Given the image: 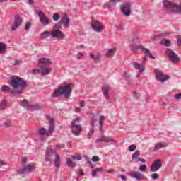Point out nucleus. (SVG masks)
I'll return each mask as SVG.
<instances>
[{"label": "nucleus", "instance_id": "1", "mask_svg": "<svg viewBox=\"0 0 181 181\" xmlns=\"http://www.w3.org/2000/svg\"><path fill=\"white\" fill-rule=\"evenodd\" d=\"M52 61L50 59L42 57L39 59L38 62V69H33V74H41L42 76H47V74H50L52 71V67H50V64H52Z\"/></svg>", "mask_w": 181, "mask_h": 181}, {"label": "nucleus", "instance_id": "2", "mask_svg": "<svg viewBox=\"0 0 181 181\" xmlns=\"http://www.w3.org/2000/svg\"><path fill=\"white\" fill-rule=\"evenodd\" d=\"M47 119L49 121V127L48 130L46 129V128L42 127L39 129L38 130V134L40 136H46L47 138H49L50 135H52L54 132V128H55V124H54V118L52 117L49 115H45Z\"/></svg>", "mask_w": 181, "mask_h": 181}, {"label": "nucleus", "instance_id": "3", "mask_svg": "<svg viewBox=\"0 0 181 181\" xmlns=\"http://www.w3.org/2000/svg\"><path fill=\"white\" fill-rule=\"evenodd\" d=\"M63 95L65 98H70V96L71 95V86H70V84L59 86L54 91L52 97L57 98L61 97V95Z\"/></svg>", "mask_w": 181, "mask_h": 181}, {"label": "nucleus", "instance_id": "4", "mask_svg": "<svg viewBox=\"0 0 181 181\" xmlns=\"http://www.w3.org/2000/svg\"><path fill=\"white\" fill-rule=\"evenodd\" d=\"M10 86L13 87V88H18V87H20V88H26V87H28V83H26V81L23 80V78L16 76L11 78Z\"/></svg>", "mask_w": 181, "mask_h": 181}, {"label": "nucleus", "instance_id": "5", "mask_svg": "<svg viewBox=\"0 0 181 181\" xmlns=\"http://www.w3.org/2000/svg\"><path fill=\"white\" fill-rule=\"evenodd\" d=\"M77 121H80V117H76L71 123L72 134L73 135H75V136H78L80 133L83 131V127H81V125L76 124Z\"/></svg>", "mask_w": 181, "mask_h": 181}, {"label": "nucleus", "instance_id": "6", "mask_svg": "<svg viewBox=\"0 0 181 181\" xmlns=\"http://www.w3.org/2000/svg\"><path fill=\"white\" fill-rule=\"evenodd\" d=\"M165 54L171 59L172 63H179L180 62L179 56L177 55L176 52L172 51L170 48L166 49Z\"/></svg>", "mask_w": 181, "mask_h": 181}, {"label": "nucleus", "instance_id": "7", "mask_svg": "<svg viewBox=\"0 0 181 181\" xmlns=\"http://www.w3.org/2000/svg\"><path fill=\"white\" fill-rule=\"evenodd\" d=\"M91 28L93 30H94L95 32H98V33H100V32H103L104 29L101 21H98L97 20L92 21Z\"/></svg>", "mask_w": 181, "mask_h": 181}, {"label": "nucleus", "instance_id": "8", "mask_svg": "<svg viewBox=\"0 0 181 181\" xmlns=\"http://www.w3.org/2000/svg\"><path fill=\"white\" fill-rule=\"evenodd\" d=\"M1 91H2V93H4V94H8V93H11V94H13V95H16V97H19V95L22 94V92H21L20 90H11V88L6 85H4L3 86H1Z\"/></svg>", "mask_w": 181, "mask_h": 181}, {"label": "nucleus", "instance_id": "9", "mask_svg": "<svg viewBox=\"0 0 181 181\" xmlns=\"http://www.w3.org/2000/svg\"><path fill=\"white\" fill-rule=\"evenodd\" d=\"M120 11L124 16H129L131 15V4L130 3H124L122 4Z\"/></svg>", "mask_w": 181, "mask_h": 181}, {"label": "nucleus", "instance_id": "10", "mask_svg": "<svg viewBox=\"0 0 181 181\" xmlns=\"http://www.w3.org/2000/svg\"><path fill=\"white\" fill-rule=\"evenodd\" d=\"M22 17H21L19 14H16L14 16V23L11 27V31L15 32V30H16V29H18V28L22 25Z\"/></svg>", "mask_w": 181, "mask_h": 181}, {"label": "nucleus", "instance_id": "11", "mask_svg": "<svg viewBox=\"0 0 181 181\" xmlns=\"http://www.w3.org/2000/svg\"><path fill=\"white\" fill-rule=\"evenodd\" d=\"M35 12L37 13L41 23H42L44 26H47V25H49V19H47L46 15L40 10H36Z\"/></svg>", "mask_w": 181, "mask_h": 181}, {"label": "nucleus", "instance_id": "12", "mask_svg": "<svg viewBox=\"0 0 181 181\" xmlns=\"http://www.w3.org/2000/svg\"><path fill=\"white\" fill-rule=\"evenodd\" d=\"M161 167H162V162H160V159H157L151 165L150 168V170L151 172H158V170Z\"/></svg>", "mask_w": 181, "mask_h": 181}, {"label": "nucleus", "instance_id": "13", "mask_svg": "<svg viewBox=\"0 0 181 181\" xmlns=\"http://www.w3.org/2000/svg\"><path fill=\"white\" fill-rule=\"evenodd\" d=\"M51 35L53 37L56 39H64V33L62 32L60 30H54L51 31Z\"/></svg>", "mask_w": 181, "mask_h": 181}, {"label": "nucleus", "instance_id": "14", "mask_svg": "<svg viewBox=\"0 0 181 181\" xmlns=\"http://www.w3.org/2000/svg\"><path fill=\"white\" fill-rule=\"evenodd\" d=\"M132 177H134V179L137 180H148V177H146L141 173H134V174H130Z\"/></svg>", "mask_w": 181, "mask_h": 181}, {"label": "nucleus", "instance_id": "15", "mask_svg": "<svg viewBox=\"0 0 181 181\" xmlns=\"http://www.w3.org/2000/svg\"><path fill=\"white\" fill-rule=\"evenodd\" d=\"M96 144H98L100 142H112L113 144H117V141L114 139H110L108 137H106L105 136H103L102 137L97 139L95 140Z\"/></svg>", "mask_w": 181, "mask_h": 181}, {"label": "nucleus", "instance_id": "16", "mask_svg": "<svg viewBox=\"0 0 181 181\" xmlns=\"http://www.w3.org/2000/svg\"><path fill=\"white\" fill-rule=\"evenodd\" d=\"M110 85H105L102 88V93L106 100H110Z\"/></svg>", "mask_w": 181, "mask_h": 181}, {"label": "nucleus", "instance_id": "17", "mask_svg": "<svg viewBox=\"0 0 181 181\" xmlns=\"http://www.w3.org/2000/svg\"><path fill=\"white\" fill-rule=\"evenodd\" d=\"M156 77L158 81H161V83H163L166 81L167 80H169L170 76L169 75H163L162 73H158L156 74Z\"/></svg>", "mask_w": 181, "mask_h": 181}, {"label": "nucleus", "instance_id": "18", "mask_svg": "<svg viewBox=\"0 0 181 181\" xmlns=\"http://www.w3.org/2000/svg\"><path fill=\"white\" fill-rule=\"evenodd\" d=\"M32 169H33V165L29 164L23 168L18 170L17 172L19 175H22L23 173H26V172H32Z\"/></svg>", "mask_w": 181, "mask_h": 181}, {"label": "nucleus", "instance_id": "19", "mask_svg": "<svg viewBox=\"0 0 181 181\" xmlns=\"http://www.w3.org/2000/svg\"><path fill=\"white\" fill-rule=\"evenodd\" d=\"M60 22L64 25V28H69L70 26V18L67 17V14H64L62 17Z\"/></svg>", "mask_w": 181, "mask_h": 181}, {"label": "nucleus", "instance_id": "20", "mask_svg": "<svg viewBox=\"0 0 181 181\" xmlns=\"http://www.w3.org/2000/svg\"><path fill=\"white\" fill-rule=\"evenodd\" d=\"M117 2H120L119 0H109V3H106L103 5L104 9H111L112 6H115L117 5Z\"/></svg>", "mask_w": 181, "mask_h": 181}, {"label": "nucleus", "instance_id": "21", "mask_svg": "<svg viewBox=\"0 0 181 181\" xmlns=\"http://www.w3.org/2000/svg\"><path fill=\"white\" fill-rule=\"evenodd\" d=\"M132 49H140L141 50V52H143V53H146V54H149L151 52V51H149V49H148V48H145V47L142 46V45H132Z\"/></svg>", "mask_w": 181, "mask_h": 181}, {"label": "nucleus", "instance_id": "22", "mask_svg": "<svg viewBox=\"0 0 181 181\" xmlns=\"http://www.w3.org/2000/svg\"><path fill=\"white\" fill-rule=\"evenodd\" d=\"M101 57H102V56L100 54H90V60H93V62H95V63H98V62H100Z\"/></svg>", "mask_w": 181, "mask_h": 181}, {"label": "nucleus", "instance_id": "23", "mask_svg": "<svg viewBox=\"0 0 181 181\" xmlns=\"http://www.w3.org/2000/svg\"><path fill=\"white\" fill-rule=\"evenodd\" d=\"M166 146H168V144L165 142L157 143L154 146V151H158V149H162V148H166Z\"/></svg>", "mask_w": 181, "mask_h": 181}, {"label": "nucleus", "instance_id": "24", "mask_svg": "<svg viewBox=\"0 0 181 181\" xmlns=\"http://www.w3.org/2000/svg\"><path fill=\"white\" fill-rule=\"evenodd\" d=\"M134 67L136 70H139V73H144V71H145V66L142 64H139L138 62H134Z\"/></svg>", "mask_w": 181, "mask_h": 181}, {"label": "nucleus", "instance_id": "25", "mask_svg": "<svg viewBox=\"0 0 181 181\" xmlns=\"http://www.w3.org/2000/svg\"><path fill=\"white\" fill-rule=\"evenodd\" d=\"M20 104L21 107H23L24 108H27V110H30V104H29V100L24 99L23 100L20 101Z\"/></svg>", "mask_w": 181, "mask_h": 181}, {"label": "nucleus", "instance_id": "26", "mask_svg": "<svg viewBox=\"0 0 181 181\" xmlns=\"http://www.w3.org/2000/svg\"><path fill=\"white\" fill-rule=\"evenodd\" d=\"M170 35V33L168 32H163L158 34H156L154 35V37L156 39H163V37H168V36Z\"/></svg>", "mask_w": 181, "mask_h": 181}, {"label": "nucleus", "instance_id": "27", "mask_svg": "<svg viewBox=\"0 0 181 181\" xmlns=\"http://www.w3.org/2000/svg\"><path fill=\"white\" fill-rule=\"evenodd\" d=\"M60 163H61L60 156H59L57 153H55V159L54 162V165L55 168H60Z\"/></svg>", "mask_w": 181, "mask_h": 181}, {"label": "nucleus", "instance_id": "28", "mask_svg": "<svg viewBox=\"0 0 181 181\" xmlns=\"http://www.w3.org/2000/svg\"><path fill=\"white\" fill-rule=\"evenodd\" d=\"M43 108V106L40 104H34V105H30V109L31 111H37L39 110H42Z\"/></svg>", "mask_w": 181, "mask_h": 181}, {"label": "nucleus", "instance_id": "29", "mask_svg": "<svg viewBox=\"0 0 181 181\" xmlns=\"http://www.w3.org/2000/svg\"><path fill=\"white\" fill-rule=\"evenodd\" d=\"M123 78L127 81L128 84H131L132 83V81L131 80V75L129 74L124 72L123 74Z\"/></svg>", "mask_w": 181, "mask_h": 181}, {"label": "nucleus", "instance_id": "30", "mask_svg": "<svg viewBox=\"0 0 181 181\" xmlns=\"http://www.w3.org/2000/svg\"><path fill=\"white\" fill-rule=\"evenodd\" d=\"M160 45L162 46H165V47H169V46L172 45V42H170V40H162L160 42Z\"/></svg>", "mask_w": 181, "mask_h": 181}, {"label": "nucleus", "instance_id": "31", "mask_svg": "<svg viewBox=\"0 0 181 181\" xmlns=\"http://www.w3.org/2000/svg\"><path fill=\"white\" fill-rule=\"evenodd\" d=\"M50 35L52 34L49 31H44L40 34V39H47Z\"/></svg>", "mask_w": 181, "mask_h": 181}, {"label": "nucleus", "instance_id": "32", "mask_svg": "<svg viewBox=\"0 0 181 181\" xmlns=\"http://www.w3.org/2000/svg\"><path fill=\"white\" fill-rule=\"evenodd\" d=\"M103 169L101 168H96L95 170H93L91 172L92 177H95L97 176L98 172H103Z\"/></svg>", "mask_w": 181, "mask_h": 181}, {"label": "nucleus", "instance_id": "33", "mask_svg": "<svg viewBox=\"0 0 181 181\" xmlns=\"http://www.w3.org/2000/svg\"><path fill=\"white\" fill-rule=\"evenodd\" d=\"M66 165L68 168H76V166H77V163L73 162L71 159L66 160Z\"/></svg>", "mask_w": 181, "mask_h": 181}, {"label": "nucleus", "instance_id": "34", "mask_svg": "<svg viewBox=\"0 0 181 181\" xmlns=\"http://www.w3.org/2000/svg\"><path fill=\"white\" fill-rule=\"evenodd\" d=\"M7 47L5 43L0 42V54L6 53Z\"/></svg>", "mask_w": 181, "mask_h": 181}, {"label": "nucleus", "instance_id": "35", "mask_svg": "<svg viewBox=\"0 0 181 181\" xmlns=\"http://www.w3.org/2000/svg\"><path fill=\"white\" fill-rule=\"evenodd\" d=\"M115 48L109 49L106 54L107 57H112L114 56V53H115Z\"/></svg>", "mask_w": 181, "mask_h": 181}, {"label": "nucleus", "instance_id": "36", "mask_svg": "<svg viewBox=\"0 0 181 181\" xmlns=\"http://www.w3.org/2000/svg\"><path fill=\"white\" fill-rule=\"evenodd\" d=\"M7 103L6 100H2L0 103V111H2V110H5V108H6V105H7Z\"/></svg>", "mask_w": 181, "mask_h": 181}, {"label": "nucleus", "instance_id": "37", "mask_svg": "<svg viewBox=\"0 0 181 181\" xmlns=\"http://www.w3.org/2000/svg\"><path fill=\"white\" fill-rule=\"evenodd\" d=\"M54 30H60L62 29V22L59 21L54 26H53Z\"/></svg>", "mask_w": 181, "mask_h": 181}, {"label": "nucleus", "instance_id": "38", "mask_svg": "<svg viewBox=\"0 0 181 181\" xmlns=\"http://www.w3.org/2000/svg\"><path fill=\"white\" fill-rule=\"evenodd\" d=\"M54 153V151H53V150L52 148H47L46 151V156H48L49 158H52V156H53V153Z\"/></svg>", "mask_w": 181, "mask_h": 181}, {"label": "nucleus", "instance_id": "39", "mask_svg": "<svg viewBox=\"0 0 181 181\" xmlns=\"http://www.w3.org/2000/svg\"><path fill=\"white\" fill-rule=\"evenodd\" d=\"M141 156V151H136L134 152V153L132 155V160L134 159H138Z\"/></svg>", "mask_w": 181, "mask_h": 181}, {"label": "nucleus", "instance_id": "40", "mask_svg": "<svg viewBox=\"0 0 181 181\" xmlns=\"http://www.w3.org/2000/svg\"><path fill=\"white\" fill-rule=\"evenodd\" d=\"M105 119V117H104V115H101L100 117V119H99V124L100 127H104V121Z\"/></svg>", "mask_w": 181, "mask_h": 181}, {"label": "nucleus", "instance_id": "41", "mask_svg": "<svg viewBox=\"0 0 181 181\" xmlns=\"http://www.w3.org/2000/svg\"><path fill=\"white\" fill-rule=\"evenodd\" d=\"M94 135V127H91L90 130L88 133V139H91V136Z\"/></svg>", "mask_w": 181, "mask_h": 181}, {"label": "nucleus", "instance_id": "42", "mask_svg": "<svg viewBox=\"0 0 181 181\" xmlns=\"http://www.w3.org/2000/svg\"><path fill=\"white\" fill-rule=\"evenodd\" d=\"M53 21H57L59 19H60V15L59 13H56L52 16Z\"/></svg>", "mask_w": 181, "mask_h": 181}, {"label": "nucleus", "instance_id": "43", "mask_svg": "<svg viewBox=\"0 0 181 181\" xmlns=\"http://www.w3.org/2000/svg\"><path fill=\"white\" fill-rule=\"evenodd\" d=\"M147 167L145 165H141L139 167L140 172H146Z\"/></svg>", "mask_w": 181, "mask_h": 181}, {"label": "nucleus", "instance_id": "44", "mask_svg": "<svg viewBox=\"0 0 181 181\" xmlns=\"http://www.w3.org/2000/svg\"><path fill=\"white\" fill-rule=\"evenodd\" d=\"M95 122H97V119H95V118H92V119H90V125H91L92 128H94V126H95Z\"/></svg>", "mask_w": 181, "mask_h": 181}, {"label": "nucleus", "instance_id": "45", "mask_svg": "<svg viewBox=\"0 0 181 181\" xmlns=\"http://www.w3.org/2000/svg\"><path fill=\"white\" fill-rule=\"evenodd\" d=\"M4 124L6 127V128H9V127H12V123H11V121L4 122Z\"/></svg>", "mask_w": 181, "mask_h": 181}, {"label": "nucleus", "instance_id": "46", "mask_svg": "<svg viewBox=\"0 0 181 181\" xmlns=\"http://www.w3.org/2000/svg\"><path fill=\"white\" fill-rule=\"evenodd\" d=\"M135 149H136V146H135V145H130L129 146V151H130V152H134V151H135Z\"/></svg>", "mask_w": 181, "mask_h": 181}, {"label": "nucleus", "instance_id": "47", "mask_svg": "<svg viewBox=\"0 0 181 181\" xmlns=\"http://www.w3.org/2000/svg\"><path fill=\"white\" fill-rule=\"evenodd\" d=\"M64 144H56L55 148H57V149H64Z\"/></svg>", "mask_w": 181, "mask_h": 181}, {"label": "nucleus", "instance_id": "48", "mask_svg": "<svg viewBox=\"0 0 181 181\" xmlns=\"http://www.w3.org/2000/svg\"><path fill=\"white\" fill-rule=\"evenodd\" d=\"M151 177L153 180H156V179H159V174L154 173L151 175Z\"/></svg>", "mask_w": 181, "mask_h": 181}, {"label": "nucleus", "instance_id": "49", "mask_svg": "<svg viewBox=\"0 0 181 181\" xmlns=\"http://www.w3.org/2000/svg\"><path fill=\"white\" fill-rule=\"evenodd\" d=\"M30 26H32V23H30V22L26 23V24L25 25V30H28L29 28H30Z\"/></svg>", "mask_w": 181, "mask_h": 181}, {"label": "nucleus", "instance_id": "50", "mask_svg": "<svg viewBox=\"0 0 181 181\" xmlns=\"http://www.w3.org/2000/svg\"><path fill=\"white\" fill-rule=\"evenodd\" d=\"M98 160H100V158L97 156H94L92 158V162H93V163L98 162Z\"/></svg>", "mask_w": 181, "mask_h": 181}, {"label": "nucleus", "instance_id": "51", "mask_svg": "<svg viewBox=\"0 0 181 181\" xmlns=\"http://www.w3.org/2000/svg\"><path fill=\"white\" fill-rule=\"evenodd\" d=\"M175 100H181V93H177L174 95Z\"/></svg>", "mask_w": 181, "mask_h": 181}, {"label": "nucleus", "instance_id": "52", "mask_svg": "<svg viewBox=\"0 0 181 181\" xmlns=\"http://www.w3.org/2000/svg\"><path fill=\"white\" fill-rule=\"evenodd\" d=\"M133 95L135 97V98H137V100H139V97H141V95H139V93L137 92H134Z\"/></svg>", "mask_w": 181, "mask_h": 181}, {"label": "nucleus", "instance_id": "53", "mask_svg": "<svg viewBox=\"0 0 181 181\" xmlns=\"http://www.w3.org/2000/svg\"><path fill=\"white\" fill-rule=\"evenodd\" d=\"M78 176L79 177H81V176H84V170L83 169L79 170Z\"/></svg>", "mask_w": 181, "mask_h": 181}, {"label": "nucleus", "instance_id": "54", "mask_svg": "<svg viewBox=\"0 0 181 181\" xmlns=\"http://www.w3.org/2000/svg\"><path fill=\"white\" fill-rule=\"evenodd\" d=\"M124 28V25H122V23L119 24L117 26V30H122Z\"/></svg>", "mask_w": 181, "mask_h": 181}, {"label": "nucleus", "instance_id": "55", "mask_svg": "<svg viewBox=\"0 0 181 181\" xmlns=\"http://www.w3.org/2000/svg\"><path fill=\"white\" fill-rule=\"evenodd\" d=\"M83 56H84V54L81 52H79L77 54V59H81V57H83Z\"/></svg>", "mask_w": 181, "mask_h": 181}, {"label": "nucleus", "instance_id": "56", "mask_svg": "<svg viewBox=\"0 0 181 181\" xmlns=\"http://www.w3.org/2000/svg\"><path fill=\"white\" fill-rule=\"evenodd\" d=\"M80 107H86V103L84 102V100L81 101Z\"/></svg>", "mask_w": 181, "mask_h": 181}, {"label": "nucleus", "instance_id": "57", "mask_svg": "<svg viewBox=\"0 0 181 181\" xmlns=\"http://www.w3.org/2000/svg\"><path fill=\"white\" fill-rule=\"evenodd\" d=\"M138 162H141L142 163H145V162H146V160H145V159H144V158H139Z\"/></svg>", "mask_w": 181, "mask_h": 181}, {"label": "nucleus", "instance_id": "58", "mask_svg": "<svg viewBox=\"0 0 181 181\" xmlns=\"http://www.w3.org/2000/svg\"><path fill=\"white\" fill-rule=\"evenodd\" d=\"M27 161H28V158L27 157H23L22 158V163H26Z\"/></svg>", "mask_w": 181, "mask_h": 181}, {"label": "nucleus", "instance_id": "59", "mask_svg": "<svg viewBox=\"0 0 181 181\" xmlns=\"http://www.w3.org/2000/svg\"><path fill=\"white\" fill-rule=\"evenodd\" d=\"M45 162H51L50 157L45 156Z\"/></svg>", "mask_w": 181, "mask_h": 181}, {"label": "nucleus", "instance_id": "60", "mask_svg": "<svg viewBox=\"0 0 181 181\" xmlns=\"http://www.w3.org/2000/svg\"><path fill=\"white\" fill-rule=\"evenodd\" d=\"M106 172L107 173H114V172H115V170L110 169V170H106Z\"/></svg>", "mask_w": 181, "mask_h": 181}, {"label": "nucleus", "instance_id": "61", "mask_svg": "<svg viewBox=\"0 0 181 181\" xmlns=\"http://www.w3.org/2000/svg\"><path fill=\"white\" fill-rule=\"evenodd\" d=\"M148 60V55L143 57V63H145Z\"/></svg>", "mask_w": 181, "mask_h": 181}, {"label": "nucleus", "instance_id": "62", "mask_svg": "<svg viewBox=\"0 0 181 181\" xmlns=\"http://www.w3.org/2000/svg\"><path fill=\"white\" fill-rule=\"evenodd\" d=\"M87 163L91 164V161L90 160V158L88 157L85 158Z\"/></svg>", "mask_w": 181, "mask_h": 181}, {"label": "nucleus", "instance_id": "63", "mask_svg": "<svg viewBox=\"0 0 181 181\" xmlns=\"http://www.w3.org/2000/svg\"><path fill=\"white\" fill-rule=\"evenodd\" d=\"M148 57H150V59H151L152 60L155 59V57H153V55H152L151 52L148 54Z\"/></svg>", "mask_w": 181, "mask_h": 181}, {"label": "nucleus", "instance_id": "64", "mask_svg": "<svg viewBox=\"0 0 181 181\" xmlns=\"http://www.w3.org/2000/svg\"><path fill=\"white\" fill-rule=\"evenodd\" d=\"M177 43L178 45H181V38H180V37H178V38L177 39Z\"/></svg>", "mask_w": 181, "mask_h": 181}]
</instances>
